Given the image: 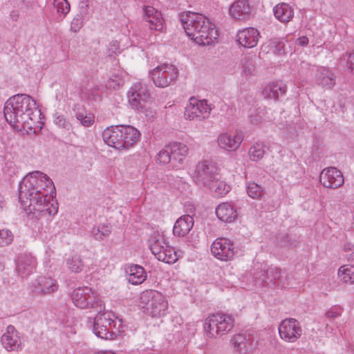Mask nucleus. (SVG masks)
I'll return each mask as SVG.
<instances>
[{"mask_svg":"<svg viewBox=\"0 0 354 354\" xmlns=\"http://www.w3.org/2000/svg\"><path fill=\"white\" fill-rule=\"evenodd\" d=\"M55 186L43 172L36 171L26 175L19 185V198L24 208L28 207L36 216H52L58 211L55 200Z\"/></svg>","mask_w":354,"mask_h":354,"instance_id":"f257e3e1","label":"nucleus"},{"mask_svg":"<svg viewBox=\"0 0 354 354\" xmlns=\"http://www.w3.org/2000/svg\"><path fill=\"white\" fill-rule=\"evenodd\" d=\"M3 114L6 121L18 129L29 128L30 122L36 121L41 115L36 102L30 95L17 94L5 103Z\"/></svg>","mask_w":354,"mask_h":354,"instance_id":"f03ea898","label":"nucleus"},{"mask_svg":"<svg viewBox=\"0 0 354 354\" xmlns=\"http://www.w3.org/2000/svg\"><path fill=\"white\" fill-rule=\"evenodd\" d=\"M180 19L187 36L198 45L208 46L217 39L215 26L203 15L189 11L181 13Z\"/></svg>","mask_w":354,"mask_h":354,"instance_id":"7ed1b4c3","label":"nucleus"},{"mask_svg":"<svg viewBox=\"0 0 354 354\" xmlns=\"http://www.w3.org/2000/svg\"><path fill=\"white\" fill-rule=\"evenodd\" d=\"M139 306L145 313L151 317H161L167 313L168 302L161 292L147 290L140 295Z\"/></svg>","mask_w":354,"mask_h":354,"instance_id":"20e7f679","label":"nucleus"},{"mask_svg":"<svg viewBox=\"0 0 354 354\" xmlns=\"http://www.w3.org/2000/svg\"><path fill=\"white\" fill-rule=\"evenodd\" d=\"M149 248L156 258L160 261L171 264L174 263L181 256L180 251L168 245L163 234L153 231L149 239Z\"/></svg>","mask_w":354,"mask_h":354,"instance_id":"39448f33","label":"nucleus"},{"mask_svg":"<svg viewBox=\"0 0 354 354\" xmlns=\"http://www.w3.org/2000/svg\"><path fill=\"white\" fill-rule=\"evenodd\" d=\"M234 325L232 315L223 313L209 315L205 320L203 328L208 338H216L228 333Z\"/></svg>","mask_w":354,"mask_h":354,"instance_id":"423d86ee","label":"nucleus"},{"mask_svg":"<svg viewBox=\"0 0 354 354\" xmlns=\"http://www.w3.org/2000/svg\"><path fill=\"white\" fill-rule=\"evenodd\" d=\"M113 317L111 313L104 310L97 313L93 325V330L96 336L104 339H114L118 336L120 330Z\"/></svg>","mask_w":354,"mask_h":354,"instance_id":"0eeeda50","label":"nucleus"},{"mask_svg":"<svg viewBox=\"0 0 354 354\" xmlns=\"http://www.w3.org/2000/svg\"><path fill=\"white\" fill-rule=\"evenodd\" d=\"M128 102L136 111H144L151 102V94L147 84L138 82L134 83L127 93Z\"/></svg>","mask_w":354,"mask_h":354,"instance_id":"6e6552de","label":"nucleus"},{"mask_svg":"<svg viewBox=\"0 0 354 354\" xmlns=\"http://www.w3.org/2000/svg\"><path fill=\"white\" fill-rule=\"evenodd\" d=\"M178 75V68L170 64H162L149 72L153 84L160 88H165L175 83Z\"/></svg>","mask_w":354,"mask_h":354,"instance_id":"1a4fd4ad","label":"nucleus"},{"mask_svg":"<svg viewBox=\"0 0 354 354\" xmlns=\"http://www.w3.org/2000/svg\"><path fill=\"white\" fill-rule=\"evenodd\" d=\"M212 108L207 104V100H199L195 97H191L185 110V117L189 120L201 121L210 115Z\"/></svg>","mask_w":354,"mask_h":354,"instance_id":"9d476101","label":"nucleus"},{"mask_svg":"<svg viewBox=\"0 0 354 354\" xmlns=\"http://www.w3.org/2000/svg\"><path fill=\"white\" fill-rule=\"evenodd\" d=\"M212 255L221 261H228L236 252L234 243L225 238L216 239L211 245Z\"/></svg>","mask_w":354,"mask_h":354,"instance_id":"9b49d317","label":"nucleus"},{"mask_svg":"<svg viewBox=\"0 0 354 354\" xmlns=\"http://www.w3.org/2000/svg\"><path fill=\"white\" fill-rule=\"evenodd\" d=\"M218 176L217 169L208 161L198 162L196 166V183L198 185L208 187L217 180Z\"/></svg>","mask_w":354,"mask_h":354,"instance_id":"f8f14e48","label":"nucleus"},{"mask_svg":"<svg viewBox=\"0 0 354 354\" xmlns=\"http://www.w3.org/2000/svg\"><path fill=\"white\" fill-rule=\"evenodd\" d=\"M299 322L295 319H286L279 326L281 338L288 342H294L301 335Z\"/></svg>","mask_w":354,"mask_h":354,"instance_id":"ddd939ff","label":"nucleus"},{"mask_svg":"<svg viewBox=\"0 0 354 354\" xmlns=\"http://www.w3.org/2000/svg\"><path fill=\"white\" fill-rule=\"evenodd\" d=\"M1 342L3 347L8 352L22 350L20 333L12 325L7 326L1 337Z\"/></svg>","mask_w":354,"mask_h":354,"instance_id":"4468645a","label":"nucleus"},{"mask_svg":"<svg viewBox=\"0 0 354 354\" xmlns=\"http://www.w3.org/2000/svg\"><path fill=\"white\" fill-rule=\"evenodd\" d=\"M319 179L324 187L330 189H337L344 184L342 173L335 167H328L323 169Z\"/></svg>","mask_w":354,"mask_h":354,"instance_id":"2eb2a0df","label":"nucleus"},{"mask_svg":"<svg viewBox=\"0 0 354 354\" xmlns=\"http://www.w3.org/2000/svg\"><path fill=\"white\" fill-rule=\"evenodd\" d=\"M58 288L56 281L50 277H41L30 285V290L35 295H47L55 292Z\"/></svg>","mask_w":354,"mask_h":354,"instance_id":"dca6fc26","label":"nucleus"},{"mask_svg":"<svg viewBox=\"0 0 354 354\" xmlns=\"http://www.w3.org/2000/svg\"><path fill=\"white\" fill-rule=\"evenodd\" d=\"M143 19L151 30H162L163 19L160 11L152 6H145Z\"/></svg>","mask_w":354,"mask_h":354,"instance_id":"f3484780","label":"nucleus"},{"mask_svg":"<svg viewBox=\"0 0 354 354\" xmlns=\"http://www.w3.org/2000/svg\"><path fill=\"white\" fill-rule=\"evenodd\" d=\"M36 259L30 254H21L17 260V272L21 277L31 274L36 268Z\"/></svg>","mask_w":354,"mask_h":354,"instance_id":"a211bd4d","label":"nucleus"},{"mask_svg":"<svg viewBox=\"0 0 354 354\" xmlns=\"http://www.w3.org/2000/svg\"><path fill=\"white\" fill-rule=\"evenodd\" d=\"M237 41L245 48H251L257 45L259 32L257 29L250 27L238 32Z\"/></svg>","mask_w":354,"mask_h":354,"instance_id":"6ab92c4d","label":"nucleus"},{"mask_svg":"<svg viewBox=\"0 0 354 354\" xmlns=\"http://www.w3.org/2000/svg\"><path fill=\"white\" fill-rule=\"evenodd\" d=\"M243 139L242 131H237L234 133H224L218 138V145L230 151L237 149Z\"/></svg>","mask_w":354,"mask_h":354,"instance_id":"aec40b11","label":"nucleus"},{"mask_svg":"<svg viewBox=\"0 0 354 354\" xmlns=\"http://www.w3.org/2000/svg\"><path fill=\"white\" fill-rule=\"evenodd\" d=\"M102 136L104 142L107 145L122 150L121 138L122 133H120V125L107 127L102 132Z\"/></svg>","mask_w":354,"mask_h":354,"instance_id":"412c9836","label":"nucleus"},{"mask_svg":"<svg viewBox=\"0 0 354 354\" xmlns=\"http://www.w3.org/2000/svg\"><path fill=\"white\" fill-rule=\"evenodd\" d=\"M230 16L237 20L248 19L251 13V8L248 0H236L230 7Z\"/></svg>","mask_w":354,"mask_h":354,"instance_id":"4be33fe9","label":"nucleus"},{"mask_svg":"<svg viewBox=\"0 0 354 354\" xmlns=\"http://www.w3.org/2000/svg\"><path fill=\"white\" fill-rule=\"evenodd\" d=\"M336 77L334 73L326 67H320L317 70L315 82L318 86L327 89L335 85Z\"/></svg>","mask_w":354,"mask_h":354,"instance_id":"5701e85b","label":"nucleus"},{"mask_svg":"<svg viewBox=\"0 0 354 354\" xmlns=\"http://www.w3.org/2000/svg\"><path fill=\"white\" fill-rule=\"evenodd\" d=\"M120 133H122V149L131 147L139 140L140 132L131 126L120 125Z\"/></svg>","mask_w":354,"mask_h":354,"instance_id":"b1692460","label":"nucleus"},{"mask_svg":"<svg viewBox=\"0 0 354 354\" xmlns=\"http://www.w3.org/2000/svg\"><path fill=\"white\" fill-rule=\"evenodd\" d=\"M128 281L133 285H139L147 279V273L143 267L137 264L127 265L125 268Z\"/></svg>","mask_w":354,"mask_h":354,"instance_id":"393cba45","label":"nucleus"},{"mask_svg":"<svg viewBox=\"0 0 354 354\" xmlns=\"http://www.w3.org/2000/svg\"><path fill=\"white\" fill-rule=\"evenodd\" d=\"M263 282L269 287L283 286V279L281 270L277 267L270 266L264 270Z\"/></svg>","mask_w":354,"mask_h":354,"instance_id":"a878e982","label":"nucleus"},{"mask_svg":"<svg viewBox=\"0 0 354 354\" xmlns=\"http://www.w3.org/2000/svg\"><path fill=\"white\" fill-rule=\"evenodd\" d=\"M194 223L193 217L189 214L180 216L174 225V234L179 237L186 236L192 229Z\"/></svg>","mask_w":354,"mask_h":354,"instance_id":"bb28decb","label":"nucleus"},{"mask_svg":"<svg viewBox=\"0 0 354 354\" xmlns=\"http://www.w3.org/2000/svg\"><path fill=\"white\" fill-rule=\"evenodd\" d=\"M286 93V86L282 81L272 82L268 84L263 89L265 98L277 100Z\"/></svg>","mask_w":354,"mask_h":354,"instance_id":"cd10ccee","label":"nucleus"},{"mask_svg":"<svg viewBox=\"0 0 354 354\" xmlns=\"http://www.w3.org/2000/svg\"><path fill=\"white\" fill-rule=\"evenodd\" d=\"M217 218L224 222L230 223L237 217V212L235 207L229 203H220L216 208Z\"/></svg>","mask_w":354,"mask_h":354,"instance_id":"c85d7f7f","label":"nucleus"},{"mask_svg":"<svg viewBox=\"0 0 354 354\" xmlns=\"http://www.w3.org/2000/svg\"><path fill=\"white\" fill-rule=\"evenodd\" d=\"M274 15L281 23H288L294 17L293 8L286 3H280L273 8Z\"/></svg>","mask_w":354,"mask_h":354,"instance_id":"c756f323","label":"nucleus"},{"mask_svg":"<svg viewBox=\"0 0 354 354\" xmlns=\"http://www.w3.org/2000/svg\"><path fill=\"white\" fill-rule=\"evenodd\" d=\"M90 288L88 286L80 287L73 290L71 299L75 306L81 309H88L86 298L90 293Z\"/></svg>","mask_w":354,"mask_h":354,"instance_id":"7c9ffc66","label":"nucleus"},{"mask_svg":"<svg viewBox=\"0 0 354 354\" xmlns=\"http://www.w3.org/2000/svg\"><path fill=\"white\" fill-rule=\"evenodd\" d=\"M173 160L182 163L189 153L187 146L182 142H172L169 144Z\"/></svg>","mask_w":354,"mask_h":354,"instance_id":"2f4dec72","label":"nucleus"},{"mask_svg":"<svg viewBox=\"0 0 354 354\" xmlns=\"http://www.w3.org/2000/svg\"><path fill=\"white\" fill-rule=\"evenodd\" d=\"M86 302L88 303V308L93 309L97 313L104 310V304L100 295L92 288H90V293L87 296Z\"/></svg>","mask_w":354,"mask_h":354,"instance_id":"473e14b6","label":"nucleus"},{"mask_svg":"<svg viewBox=\"0 0 354 354\" xmlns=\"http://www.w3.org/2000/svg\"><path fill=\"white\" fill-rule=\"evenodd\" d=\"M66 266L71 272L80 273L84 270L85 265L81 256L73 254L66 259Z\"/></svg>","mask_w":354,"mask_h":354,"instance_id":"72a5a7b5","label":"nucleus"},{"mask_svg":"<svg viewBox=\"0 0 354 354\" xmlns=\"http://www.w3.org/2000/svg\"><path fill=\"white\" fill-rule=\"evenodd\" d=\"M111 230L109 224H100L93 227L91 233L96 241H102L109 236Z\"/></svg>","mask_w":354,"mask_h":354,"instance_id":"f704fd0d","label":"nucleus"},{"mask_svg":"<svg viewBox=\"0 0 354 354\" xmlns=\"http://www.w3.org/2000/svg\"><path fill=\"white\" fill-rule=\"evenodd\" d=\"M212 192H213L216 196H223L228 193L230 190V187L225 182L220 180L218 177L217 180L212 183L208 187Z\"/></svg>","mask_w":354,"mask_h":354,"instance_id":"c9c22d12","label":"nucleus"},{"mask_svg":"<svg viewBox=\"0 0 354 354\" xmlns=\"http://www.w3.org/2000/svg\"><path fill=\"white\" fill-rule=\"evenodd\" d=\"M75 117L77 120L85 127L91 126L94 122V115L86 110L79 109L76 113Z\"/></svg>","mask_w":354,"mask_h":354,"instance_id":"e433bc0d","label":"nucleus"},{"mask_svg":"<svg viewBox=\"0 0 354 354\" xmlns=\"http://www.w3.org/2000/svg\"><path fill=\"white\" fill-rule=\"evenodd\" d=\"M266 145L261 142H256L249 150L250 159L253 161H257L261 159L265 153Z\"/></svg>","mask_w":354,"mask_h":354,"instance_id":"4c0bfd02","label":"nucleus"},{"mask_svg":"<svg viewBox=\"0 0 354 354\" xmlns=\"http://www.w3.org/2000/svg\"><path fill=\"white\" fill-rule=\"evenodd\" d=\"M255 59L256 56L245 55L242 59L243 73L245 75H253L255 71Z\"/></svg>","mask_w":354,"mask_h":354,"instance_id":"58836bf2","label":"nucleus"},{"mask_svg":"<svg viewBox=\"0 0 354 354\" xmlns=\"http://www.w3.org/2000/svg\"><path fill=\"white\" fill-rule=\"evenodd\" d=\"M338 277L344 283H354V268L340 267L338 270Z\"/></svg>","mask_w":354,"mask_h":354,"instance_id":"ea45409f","label":"nucleus"},{"mask_svg":"<svg viewBox=\"0 0 354 354\" xmlns=\"http://www.w3.org/2000/svg\"><path fill=\"white\" fill-rule=\"evenodd\" d=\"M231 342L234 345V348L239 352L246 351L249 346V342L246 336L241 334L234 335L232 338Z\"/></svg>","mask_w":354,"mask_h":354,"instance_id":"a19ab883","label":"nucleus"},{"mask_svg":"<svg viewBox=\"0 0 354 354\" xmlns=\"http://www.w3.org/2000/svg\"><path fill=\"white\" fill-rule=\"evenodd\" d=\"M173 160L169 145H166L156 156V161L158 164L167 165Z\"/></svg>","mask_w":354,"mask_h":354,"instance_id":"79ce46f5","label":"nucleus"},{"mask_svg":"<svg viewBox=\"0 0 354 354\" xmlns=\"http://www.w3.org/2000/svg\"><path fill=\"white\" fill-rule=\"evenodd\" d=\"M247 193L250 198L259 199L264 194V189L257 183L250 182L247 185Z\"/></svg>","mask_w":354,"mask_h":354,"instance_id":"37998d69","label":"nucleus"},{"mask_svg":"<svg viewBox=\"0 0 354 354\" xmlns=\"http://www.w3.org/2000/svg\"><path fill=\"white\" fill-rule=\"evenodd\" d=\"M53 6L57 14L64 19L70 11V4L67 0H54Z\"/></svg>","mask_w":354,"mask_h":354,"instance_id":"c03bdc74","label":"nucleus"},{"mask_svg":"<svg viewBox=\"0 0 354 354\" xmlns=\"http://www.w3.org/2000/svg\"><path fill=\"white\" fill-rule=\"evenodd\" d=\"M271 50L277 55H283L287 53V48L283 41L274 39L272 41Z\"/></svg>","mask_w":354,"mask_h":354,"instance_id":"a18cd8bd","label":"nucleus"},{"mask_svg":"<svg viewBox=\"0 0 354 354\" xmlns=\"http://www.w3.org/2000/svg\"><path fill=\"white\" fill-rule=\"evenodd\" d=\"M124 84V80L118 75H112L106 82V86L109 89H117Z\"/></svg>","mask_w":354,"mask_h":354,"instance_id":"49530a36","label":"nucleus"},{"mask_svg":"<svg viewBox=\"0 0 354 354\" xmlns=\"http://www.w3.org/2000/svg\"><path fill=\"white\" fill-rule=\"evenodd\" d=\"M13 241L11 231L6 229L0 230V248L10 245Z\"/></svg>","mask_w":354,"mask_h":354,"instance_id":"de8ad7c7","label":"nucleus"},{"mask_svg":"<svg viewBox=\"0 0 354 354\" xmlns=\"http://www.w3.org/2000/svg\"><path fill=\"white\" fill-rule=\"evenodd\" d=\"M54 122L56 125L64 129L70 130L71 129V123L62 115L56 113Z\"/></svg>","mask_w":354,"mask_h":354,"instance_id":"09e8293b","label":"nucleus"},{"mask_svg":"<svg viewBox=\"0 0 354 354\" xmlns=\"http://www.w3.org/2000/svg\"><path fill=\"white\" fill-rule=\"evenodd\" d=\"M84 19L76 15L71 24V30L74 32H78L82 27Z\"/></svg>","mask_w":354,"mask_h":354,"instance_id":"8fccbe9b","label":"nucleus"},{"mask_svg":"<svg viewBox=\"0 0 354 354\" xmlns=\"http://www.w3.org/2000/svg\"><path fill=\"white\" fill-rule=\"evenodd\" d=\"M342 309L339 306L332 307L326 313V316L328 318L333 319L341 315Z\"/></svg>","mask_w":354,"mask_h":354,"instance_id":"3c124183","label":"nucleus"},{"mask_svg":"<svg viewBox=\"0 0 354 354\" xmlns=\"http://www.w3.org/2000/svg\"><path fill=\"white\" fill-rule=\"evenodd\" d=\"M88 13V4L86 1H81L79 4V12L77 15L83 17L84 19Z\"/></svg>","mask_w":354,"mask_h":354,"instance_id":"603ef678","label":"nucleus"},{"mask_svg":"<svg viewBox=\"0 0 354 354\" xmlns=\"http://www.w3.org/2000/svg\"><path fill=\"white\" fill-rule=\"evenodd\" d=\"M346 66L351 73L354 74V50L349 54L346 62Z\"/></svg>","mask_w":354,"mask_h":354,"instance_id":"864d4df0","label":"nucleus"},{"mask_svg":"<svg viewBox=\"0 0 354 354\" xmlns=\"http://www.w3.org/2000/svg\"><path fill=\"white\" fill-rule=\"evenodd\" d=\"M119 44L118 41H113L110 43L109 46V55L111 56L113 53L117 54L119 53Z\"/></svg>","mask_w":354,"mask_h":354,"instance_id":"5fc2aeb1","label":"nucleus"},{"mask_svg":"<svg viewBox=\"0 0 354 354\" xmlns=\"http://www.w3.org/2000/svg\"><path fill=\"white\" fill-rule=\"evenodd\" d=\"M259 113H258L254 115L252 113L250 115L249 118L251 123L258 124L261 122L262 116Z\"/></svg>","mask_w":354,"mask_h":354,"instance_id":"6e6d98bb","label":"nucleus"},{"mask_svg":"<svg viewBox=\"0 0 354 354\" xmlns=\"http://www.w3.org/2000/svg\"><path fill=\"white\" fill-rule=\"evenodd\" d=\"M309 64L306 62H300V66L298 68V73L300 75H304L306 73V70L308 68Z\"/></svg>","mask_w":354,"mask_h":354,"instance_id":"4d7b16f0","label":"nucleus"},{"mask_svg":"<svg viewBox=\"0 0 354 354\" xmlns=\"http://www.w3.org/2000/svg\"><path fill=\"white\" fill-rule=\"evenodd\" d=\"M139 113H144L147 118H153L154 115V111L150 108L148 107V105L146 106L145 110L144 111H138Z\"/></svg>","mask_w":354,"mask_h":354,"instance_id":"13d9d810","label":"nucleus"},{"mask_svg":"<svg viewBox=\"0 0 354 354\" xmlns=\"http://www.w3.org/2000/svg\"><path fill=\"white\" fill-rule=\"evenodd\" d=\"M6 206V201L4 196L0 193V212L3 211V209Z\"/></svg>","mask_w":354,"mask_h":354,"instance_id":"bf43d9fd","label":"nucleus"},{"mask_svg":"<svg viewBox=\"0 0 354 354\" xmlns=\"http://www.w3.org/2000/svg\"><path fill=\"white\" fill-rule=\"evenodd\" d=\"M297 41H298V44L301 46H304L307 45L308 43V37H304V36L298 38Z\"/></svg>","mask_w":354,"mask_h":354,"instance_id":"052dcab7","label":"nucleus"},{"mask_svg":"<svg viewBox=\"0 0 354 354\" xmlns=\"http://www.w3.org/2000/svg\"><path fill=\"white\" fill-rule=\"evenodd\" d=\"M343 100H344V101H345V100H346V98H345L344 97H343V96H342V97H341V99H340V100H339V103H340V105H341V106H342V104H343V105H344V102H342V101H343Z\"/></svg>","mask_w":354,"mask_h":354,"instance_id":"680f3d73","label":"nucleus"}]
</instances>
